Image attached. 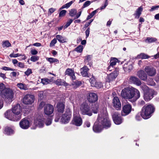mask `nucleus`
<instances>
[{"mask_svg":"<svg viewBox=\"0 0 159 159\" xmlns=\"http://www.w3.org/2000/svg\"><path fill=\"white\" fill-rule=\"evenodd\" d=\"M114 107L117 110H120L121 104L119 98L118 97H114L112 100Z\"/></svg>","mask_w":159,"mask_h":159,"instance_id":"obj_18","label":"nucleus"},{"mask_svg":"<svg viewBox=\"0 0 159 159\" xmlns=\"http://www.w3.org/2000/svg\"><path fill=\"white\" fill-rule=\"evenodd\" d=\"M74 73V71L71 69L68 68L66 69V75H68L69 76L73 75Z\"/></svg>","mask_w":159,"mask_h":159,"instance_id":"obj_38","label":"nucleus"},{"mask_svg":"<svg viewBox=\"0 0 159 159\" xmlns=\"http://www.w3.org/2000/svg\"><path fill=\"white\" fill-rule=\"evenodd\" d=\"M143 9V8L142 6L139 7L138 9H137L136 11V13L134 14V15L135 16V17L136 18L138 19L139 18L141 14Z\"/></svg>","mask_w":159,"mask_h":159,"instance_id":"obj_28","label":"nucleus"},{"mask_svg":"<svg viewBox=\"0 0 159 159\" xmlns=\"http://www.w3.org/2000/svg\"><path fill=\"white\" fill-rule=\"evenodd\" d=\"M73 20H72V19H70L69 20H68L67 23H66V25L64 26V28L66 29L69 26H70V24L73 22Z\"/></svg>","mask_w":159,"mask_h":159,"instance_id":"obj_51","label":"nucleus"},{"mask_svg":"<svg viewBox=\"0 0 159 159\" xmlns=\"http://www.w3.org/2000/svg\"><path fill=\"white\" fill-rule=\"evenodd\" d=\"M21 56H22V55L21 54L19 53L14 54V52H13L10 55L9 57H11L15 58ZM22 57L21 58L22 59L25 60L26 59L25 56L24 55H22Z\"/></svg>","mask_w":159,"mask_h":159,"instance_id":"obj_30","label":"nucleus"},{"mask_svg":"<svg viewBox=\"0 0 159 159\" xmlns=\"http://www.w3.org/2000/svg\"><path fill=\"white\" fill-rule=\"evenodd\" d=\"M117 61V59L116 58H111L110 61V65L113 66L116 65Z\"/></svg>","mask_w":159,"mask_h":159,"instance_id":"obj_39","label":"nucleus"},{"mask_svg":"<svg viewBox=\"0 0 159 159\" xmlns=\"http://www.w3.org/2000/svg\"><path fill=\"white\" fill-rule=\"evenodd\" d=\"M134 89L132 87L125 88L121 91V96L124 98L131 100L134 97Z\"/></svg>","mask_w":159,"mask_h":159,"instance_id":"obj_3","label":"nucleus"},{"mask_svg":"<svg viewBox=\"0 0 159 159\" xmlns=\"http://www.w3.org/2000/svg\"><path fill=\"white\" fill-rule=\"evenodd\" d=\"M18 66L19 67L21 68H24L25 66L24 63L21 62H19L18 63Z\"/></svg>","mask_w":159,"mask_h":159,"instance_id":"obj_61","label":"nucleus"},{"mask_svg":"<svg viewBox=\"0 0 159 159\" xmlns=\"http://www.w3.org/2000/svg\"><path fill=\"white\" fill-rule=\"evenodd\" d=\"M91 1H86L84 4L82 6V8H85V7L89 6L91 3Z\"/></svg>","mask_w":159,"mask_h":159,"instance_id":"obj_50","label":"nucleus"},{"mask_svg":"<svg viewBox=\"0 0 159 159\" xmlns=\"http://www.w3.org/2000/svg\"><path fill=\"white\" fill-rule=\"evenodd\" d=\"M34 123L36 126L39 128L42 127L44 125V118L41 116H39L34 120Z\"/></svg>","mask_w":159,"mask_h":159,"instance_id":"obj_15","label":"nucleus"},{"mask_svg":"<svg viewBox=\"0 0 159 159\" xmlns=\"http://www.w3.org/2000/svg\"><path fill=\"white\" fill-rule=\"evenodd\" d=\"M141 88L143 90L144 92V93L148 91L149 89H149L148 87L145 85H141L140 86Z\"/></svg>","mask_w":159,"mask_h":159,"instance_id":"obj_43","label":"nucleus"},{"mask_svg":"<svg viewBox=\"0 0 159 159\" xmlns=\"http://www.w3.org/2000/svg\"><path fill=\"white\" fill-rule=\"evenodd\" d=\"M108 5V2H107V0H106L105 1L104 4V5L102 6L100 8L101 10H102L104 9H105L106 7H107V6Z\"/></svg>","mask_w":159,"mask_h":159,"instance_id":"obj_59","label":"nucleus"},{"mask_svg":"<svg viewBox=\"0 0 159 159\" xmlns=\"http://www.w3.org/2000/svg\"><path fill=\"white\" fill-rule=\"evenodd\" d=\"M50 82V80L47 79H41V82L43 84H47Z\"/></svg>","mask_w":159,"mask_h":159,"instance_id":"obj_44","label":"nucleus"},{"mask_svg":"<svg viewBox=\"0 0 159 159\" xmlns=\"http://www.w3.org/2000/svg\"><path fill=\"white\" fill-rule=\"evenodd\" d=\"M12 112V111L10 110H7L4 113L5 117L9 120L16 121V117Z\"/></svg>","mask_w":159,"mask_h":159,"instance_id":"obj_19","label":"nucleus"},{"mask_svg":"<svg viewBox=\"0 0 159 159\" xmlns=\"http://www.w3.org/2000/svg\"><path fill=\"white\" fill-rule=\"evenodd\" d=\"M111 125L106 109H104L99 114L97 120L95 123L93 127V130L95 132L99 133L101 131L103 128L107 129L110 127Z\"/></svg>","mask_w":159,"mask_h":159,"instance_id":"obj_1","label":"nucleus"},{"mask_svg":"<svg viewBox=\"0 0 159 159\" xmlns=\"http://www.w3.org/2000/svg\"><path fill=\"white\" fill-rule=\"evenodd\" d=\"M39 59V57L35 56H32L30 58V60L33 62H35L38 61Z\"/></svg>","mask_w":159,"mask_h":159,"instance_id":"obj_49","label":"nucleus"},{"mask_svg":"<svg viewBox=\"0 0 159 159\" xmlns=\"http://www.w3.org/2000/svg\"><path fill=\"white\" fill-rule=\"evenodd\" d=\"M137 58L139 59H147L149 58V56L144 53H142L137 56Z\"/></svg>","mask_w":159,"mask_h":159,"instance_id":"obj_36","label":"nucleus"},{"mask_svg":"<svg viewBox=\"0 0 159 159\" xmlns=\"http://www.w3.org/2000/svg\"><path fill=\"white\" fill-rule=\"evenodd\" d=\"M57 109L58 113H62L64 109L65 105L62 102L58 103L57 106Z\"/></svg>","mask_w":159,"mask_h":159,"instance_id":"obj_26","label":"nucleus"},{"mask_svg":"<svg viewBox=\"0 0 159 159\" xmlns=\"http://www.w3.org/2000/svg\"><path fill=\"white\" fill-rule=\"evenodd\" d=\"M44 112L45 114L49 115L52 114L54 111V108L52 105L49 104L45 105L44 107Z\"/></svg>","mask_w":159,"mask_h":159,"instance_id":"obj_13","label":"nucleus"},{"mask_svg":"<svg viewBox=\"0 0 159 159\" xmlns=\"http://www.w3.org/2000/svg\"><path fill=\"white\" fill-rule=\"evenodd\" d=\"M47 60L50 63H55L57 64L59 63V60L56 58L50 57L47 58Z\"/></svg>","mask_w":159,"mask_h":159,"instance_id":"obj_34","label":"nucleus"},{"mask_svg":"<svg viewBox=\"0 0 159 159\" xmlns=\"http://www.w3.org/2000/svg\"><path fill=\"white\" fill-rule=\"evenodd\" d=\"M74 2V1H72L66 3V4L63 5L60 8V9H62L65 8H68L72 5V4Z\"/></svg>","mask_w":159,"mask_h":159,"instance_id":"obj_37","label":"nucleus"},{"mask_svg":"<svg viewBox=\"0 0 159 159\" xmlns=\"http://www.w3.org/2000/svg\"><path fill=\"white\" fill-rule=\"evenodd\" d=\"M32 70L28 68L27 70L25 72V74L27 76L29 75L32 73Z\"/></svg>","mask_w":159,"mask_h":159,"instance_id":"obj_53","label":"nucleus"},{"mask_svg":"<svg viewBox=\"0 0 159 159\" xmlns=\"http://www.w3.org/2000/svg\"><path fill=\"white\" fill-rule=\"evenodd\" d=\"M159 7V6H152L151 7V9L150 10V11H152L156 9H157Z\"/></svg>","mask_w":159,"mask_h":159,"instance_id":"obj_62","label":"nucleus"},{"mask_svg":"<svg viewBox=\"0 0 159 159\" xmlns=\"http://www.w3.org/2000/svg\"><path fill=\"white\" fill-rule=\"evenodd\" d=\"M137 75L141 80H146L147 79V75L143 70H140L137 72Z\"/></svg>","mask_w":159,"mask_h":159,"instance_id":"obj_24","label":"nucleus"},{"mask_svg":"<svg viewBox=\"0 0 159 159\" xmlns=\"http://www.w3.org/2000/svg\"><path fill=\"white\" fill-rule=\"evenodd\" d=\"M4 133L7 135H10L14 133V131L11 128L7 127L5 129Z\"/></svg>","mask_w":159,"mask_h":159,"instance_id":"obj_27","label":"nucleus"},{"mask_svg":"<svg viewBox=\"0 0 159 159\" xmlns=\"http://www.w3.org/2000/svg\"><path fill=\"white\" fill-rule=\"evenodd\" d=\"M112 117L115 124L120 125L122 122L123 120L117 112L113 111L112 113Z\"/></svg>","mask_w":159,"mask_h":159,"instance_id":"obj_9","label":"nucleus"},{"mask_svg":"<svg viewBox=\"0 0 159 159\" xmlns=\"http://www.w3.org/2000/svg\"><path fill=\"white\" fill-rule=\"evenodd\" d=\"M98 106L97 104L93 106L91 110L94 113H97L98 110Z\"/></svg>","mask_w":159,"mask_h":159,"instance_id":"obj_42","label":"nucleus"},{"mask_svg":"<svg viewBox=\"0 0 159 159\" xmlns=\"http://www.w3.org/2000/svg\"><path fill=\"white\" fill-rule=\"evenodd\" d=\"M129 81L130 82L138 86H140L141 84L140 80L135 76H131L129 78Z\"/></svg>","mask_w":159,"mask_h":159,"instance_id":"obj_21","label":"nucleus"},{"mask_svg":"<svg viewBox=\"0 0 159 159\" xmlns=\"http://www.w3.org/2000/svg\"><path fill=\"white\" fill-rule=\"evenodd\" d=\"M57 42V39L56 38L54 39L50 43V46L51 47L53 46Z\"/></svg>","mask_w":159,"mask_h":159,"instance_id":"obj_56","label":"nucleus"},{"mask_svg":"<svg viewBox=\"0 0 159 159\" xmlns=\"http://www.w3.org/2000/svg\"><path fill=\"white\" fill-rule=\"evenodd\" d=\"M72 84L73 85H75L77 87L79 86L81 84V82L80 81L76 80L75 81H73Z\"/></svg>","mask_w":159,"mask_h":159,"instance_id":"obj_52","label":"nucleus"},{"mask_svg":"<svg viewBox=\"0 0 159 159\" xmlns=\"http://www.w3.org/2000/svg\"><path fill=\"white\" fill-rule=\"evenodd\" d=\"M118 72L117 70H115L112 72L107 75L106 79L107 81L110 82L114 80L118 76Z\"/></svg>","mask_w":159,"mask_h":159,"instance_id":"obj_16","label":"nucleus"},{"mask_svg":"<svg viewBox=\"0 0 159 159\" xmlns=\"http://www.w3.org/2000/svg\"><path fill=\"white\" fill-rule=\"evenodd\" d=\"M92 56L90 55H89L85 57V61L86 62H89L91 60L92 58Z\"/></svg>","mask_w":159,"mask_h":159,"instance_id":"obj_55","label":"nucleus"},{"mask_svg":"<svg viewBox=\"0 0 159 159\" xmlns=\"http://www.w3.org/2000/svg\"><path fill=\"white\" fill-rule=\"evenodd\" d=\"M12 112L16 117V121L21 119V118L22 108L20 105L17 104L12 108Z\"/></svg>","mask_w":159,"mask_h":159,"instance_id":"obj_6","label":"nucleus"},{"mask_svg":"<svg viewBox=\"0 0 159 159\" xmlns=\"http://www.w3.org/2000/svg\"><path fill=\"white\" fill-rule=\"evenodd\" d=\"M83 46L80 45L75 48V51L79 52H81L83 51Z\"/></svg>","mask_w":159,"mask_h":159,"instance_id":"obj_45","label":"nucleus"},{"mask_svg":"<svg viewBox=\"0 0 159 159\" xmlns=\"http://www.w3.org/2000/svg\"><path fill=\"white\" fill-rule=\"evenodd\" d=\"M19 125L21 128L24 129H27L30 127V122L27 119L24 118L20 122Z\"/></svg>","mask_w":159,"mask_h":159,"instance_id":"obj_14","label":"nucleus"},{"mask_svg":"<svg viewBox=\"0 0 159 159\" xmlns=\"http://www.w3.org/2000/svg\"><path fill=\"white\" fill-rule=\"evenodd\" d=\"M89 32H90V29L89 28L88 29H87L85 31V33L86 34V38L88 37L89 34Z\"/></svg>","mask_w":159,"mask_h":159,"instance_id":"obj_63","label":"nucleus"},{"mask_svg":"<svg viewBox=\"0 0 159 159\" xmlns=\"http://www.w3.org/2000/svg\"><path fill=\"white\" fill-rule=\"evenodd\" d=\"M61 116V114L59 113H57L56 114V117L55 119V121L56 122H58Z\"/></svg>","mask_w":159,"mask_h":159,"instance_id":"obj_47","label":"nucleus"},{"mask_svg":"<svg viewBox=\"0 0 159 159\" xmlns=\"http://www.w3.org/2000/svg\"><path fill=\"white\" fill-rule=\"evenodd\" d=\"M2 45L3 48H8L11 46V44L7 40L3 41L2 42Z\"/></svg>","mask_w":159,"mask_h":159,"instance_id":"obj_33","label":"nucleus"},{"mask_svg":"<svg viewBox=\"0 0 159 159\" xmlns=\"http://www.w3.org/2000/svg\"><path fill=\"white\" fill-rule=\"evenodd\" d=\"M1 96L6 100L7 102L10 103L12 101L13 96V91L10 89L7 88L0 93Z\"/></svg>","mask_w":159,"mask_h":159,"instance_id":"obj_4","label":"nucleus"},{"mask_svg":"<svg viewBox=\"0 0 159 159\" xmlns=\"http://www.w3.org/2000/svg\"><path fill=\"white\" fill-rule=\"evenodd\" d=\"M80 73L84 77L88 76V71L89 69L86 66H84L80 69Z\"/></svg>","mask_w":159,"mask_h":159,"instance_id":"obj_25","label":"nucleus"},{"mask_svg":"<svg viewBox=\"0 0 159 159\" xmlns=\"http://www.w3.org/2000/svg\"><path fill=\"white\" fill-rule=\"evenodd\" d=\"M89 81L92 87H94V86H95L96 83L97 82L96 81L93 77H92L90 79Z\"/></svg>","mask_w":159,"mask_h":159,"instance_id":"obj_40","label":"nucleus"},{"mask_svg":"<svg viewBox=\"0 0 159 159\" xmlns=\"http://www.w3.org/2000/svg\"><path fill=\"white\" fill-rule=\"evenodd\" d=\"M140 96V94L139 91L137 89L134 88L133 99L130 100V101L132 102H134L139 99Z\"/></svg>","mask_w":159,"mask_h":159,"instance_id":"obj_23","label":"nucleus"},{"mask_svg":"<svg viewBox=\"0 0 159 159\" xmlns=\"http://www.w3.org/2000/svg\"><path fill=\"white\" fill-rule=\"evenodd\" d=\"M88 99L90 102H95L98 100V97L96 93H90L88 97Z\"/></svg>","mask_w":159,"mask_h":159,"instance_id":"obj_20","label":"nucleus"},{"mask_svg":"<svg viewBox=\"0 0 159 159\" xmlns=\"http://www.w3.org/2000/svg\"><path fill=\"white\" fill-rule=\"evenodd\" d=\"M156 94V92L152 89H149L148 91L144 93L143 97L145 101H148L153 97L154 95Z\"/></svg>","mask_w":159,"mask_h":159,"instance_id":"obj_8","label":"nucleus"},{"mask_svg":"<svg viewBox=\"0 0 159 159\" xmlns=\"http://www.w3.org/2000/svg\"><path fill=\"white\" fill-rule=\"evenodd\" d=\"M3 70H14L12 68H11L8 67H7L6 66H4L2 68Z\"/></svg>","mask_w":159,"mask_h":159,"instance_id":"obj_60","label":"nucleus"},{"mask_svg":"<svg viewBox=\"0 0 159 159\" xmlns=\"http://www.w3.org/2000/svg\"><path fill=\"white\" fill-rule=\"evenodd\" d=\"M72 124L76 126H80L82 124V120L79 115L74 113V117L71 121Z\"/></svg>","mask_w":159,"mask_h":159,"instance_id":"obj_10","label":"nucleus"},{"mask_svg":"<svg viewBox=\"0 0 159 159\" xmlns=\"http://www.w3.org/2000/svg\"><path fill=\"white\" fill-rule=\"evenodd\" d=\"M155 80L157 82H159V73L156 75L155 77Z\"/></svg>","mask_w":159,"mask_h":159,"instance_id":"obj_64","label":"nucleus"},{"mask_svg":"<svg viewBox=\"0 0 159 159\" xmlns=\"http://www.w3.org/2000/svg\"><path fill=\"white\" fill-rule=\"evenodd\" d=\"M154 111L155 108L153 105H145L142 108L140 115L143 119H147L151 117V114Z\"/></svg>","mask_w":159,"mask_h":159,"instance_id":"obj_2","label":"nucleus"},{"mask_svg":"<svg viewBox=\"0 0 159 159\" xmlns=\"http://www.w3.org/2000/svg\"><path fill=\"white\" fill-rule=\"evenodd\" d=\"M55 83L58 85H64L66 86L68 85L67 84L65 81L59 79H57Z\"/></svg>","mask_w":159,"mask_h":159,"instance_id":"obj_29","label":"nucleus"},{"mask_svg":"<svg viewBox=\"0 0 159 159\" xmlns=\"http://www.w3.org/2000/svg\"><path fill=\"white\" fill-rule=\"evenodd\" d=\"M56 11V9L53 8H51L49 9L48 14L49 15H51Z\"/></svg>","mask_w":159,"mask_h":159,"instance_id":"obj_57","label":"nucleus"},{"mask_svg":"<svg viewBox=\"0 0 159 159\" xmlns=\"http://www.w3.org/2000/svg\"><path fill=\"white\" fill-rule=\"evenodd\" d=\"M144 70L147 75L150 76L154 75L156 73L155 69L152 67L146 66L144 68Z\"/></svg>","mask_w":159,"mask_h":159,"instance_id":"obj_17","label":"nucleus"},{"mask_svg":"<svg viewBox=\"0 0 159 159\" xmlns=\"http://www.w3.org/2000/svg\"><path fill=\"white\" fill-rule=\"evenodd\" d=\"M7 88H6L5 87L4 84L2 83L0 84V91L1 92V93L2 91H4L6 89H7Z\"/></svg>","mask_w":159,"mask_h":159,"instance_id":"obj_46","label":"nucleus"},{"mask_svg":"<svg viewBox=\"0 0 159 159\" xmlns=\"http://www.w3.org/2000/svg\"><path fill=\"white\" fill-rule=\"evenodd\" d=\"M80 113L83 115H87L91 116L92 115L91 108L86 102H83L80 106Z\"/></svg>","mask_w":159,"mask_h":159,"instance_id":"obj_5","label":"nucleus"},{"mask_svg":"<svg viewBox=\"0 0 159 159\" xmlns=\"http://www.w3.org/2000/svg\"><path fill=\"white\" fill-rule=\"evenodd\" d=\"M56 39L61 43H64L66 42V38L60 35H57L56 36Z\"/></svg>","mask_w":159,"mask_h":159,"instance_id":"obj_31","label":"nucleus"},{"mask_svg":"<svg viewBox=\"0 0 159 159\" xmlns=\"http://www.w3.org/2000/svg\"><path fill=\"white\" fill-rule=\"evenodd\" d=\"M77 13V11L75 9H72L69 11V15L71 17L74 16Z\"/></svg>","mask_w":159,"mask_h":159,"instance_id":"obj_41","label":"nucleus"},{"mask_svg":"<svg viewBox=\"0 0 159 159\" xmlns=\"http://www.w3.org/2000/svg\"><path fill=\"white\" fill-rule=\"evenodd\" d=\"M71 117V111L70 109L68 108L66 109L65 113L61 116V121L62 123H67L69 122Z\"/></svg>","mask_w":159,"mask_h":159,"instance_id":"obj_7","label":"nucleus"},{"mask_svg":"<svg viewBox=\"0 0 159 159\" xmlns=\"http://www.w3.org/2000/svg\"><path fill=\"white\" fill-rule=\"evenodd\" d=\"M132 110L131 106L129 104H127L124 105L122 108L121 112L122 116H125L128 115L131 112Z\"/></svg>","mask_w":159,"mask_h":159,"instance_id":"obj_12","label":"nucleus"},{"mask_svg":"<svg viewBox=\"0 0 159 159\" xmlns=\"http://www.w3.org/2000/svg\"><path fill=\"white\" fill-rule=\"evenodd\" d=\"M17 86L21 89L26 90L28 89V87L26 85L22 83H18L17 84Z\"/></svg>","mask_w":159,"mask_h":159,"instance_id":"obj_32","label":"nucleus"},{"mask_svg":"<svg viewBox=\"0 0 159 159\" xmlns=\"http://www.w3.org/2000/svg\"><path fill=\"white\" fill-rule=\"evenodd\" d=\"M123 68L125 72H129L133 68V65L130 62L125 63L123 66Z\"/></svg>","mask_w":159,"mask_h":159,"instance_id":"obj_22","label":"nucleus"},{"mask_svg":"<svg viewBox=\"0 0 159 159\" xmlns=\"http://www.w3.org/2000/svg\"><path fill=\"white\" fill-rule=\"evenodd\" d=\"M157 40L155 38L147 37L145 40V42L147 43H150L155 42Z\"/></svg>","mask_w":159,"mask_h":159,"instance_id":"obj_35","label":"nucleus"},{"mask_svg":"<svg viewBox=\"0 0 159 159\" xmlns=\"http://www.w3.org/2000/svg\"><path fill=\"white\" fill-rule=\"evenodd\" d=\"M94 87H95L97 89H100L102 88V85L101 82H97L96 83L95 86H94Z\"/></svg>","mask_w":159,"mask_h":159,"instance_id":"obj_48","label":"nucleus"},{"mask_svg":"<svg viewBox=\"0 0 159 159\" xmlns=\"http://www.w3.org/2000/svg\"><path fill=\"white\" fill-rule=\"evenodd\" d=\"M52 122V119L51 118H48L47 119L45 122V124L46 125L48 126L50 125Z\"/></svg>","mask_w":159,"mask_h":159,"instance_id":"obj_58","label":"nucleus"},{"mask_svg":"<svg viewBox=\"0 0 159 159\" xmlns=\"http://www.w3.org/2000/svg\"><path fill=\"white\" fill-rule=\"evenodd\" d=\"M66 12V11L65 10H62L61 11L59 14V17H62L64 16Z\"/></svg>","mask_w":159,"mask_h":159,"instance_id":"obj_54","label":"nucleus"},{"mask_svg":"<svg viewBox=\"0 0 159 159\" xmlns=\"http://www.w3.org/2000/svg\"><path fill=\"white\" fill-rule=\"evenodd\" d=\"M34 97L33 95L27 94L23 98V102L25 104H31L34 101Z\"/></svg>","mask_w":159,"mask_h":159,"instance_id":"obj_11","label":"nucleus"}]
</instances>
